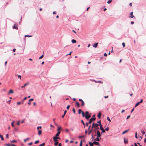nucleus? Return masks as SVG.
Instances as JSON below:
<instances>
[{
  "instance_id": "nucleus-50",
  "label": "nucleus",
  "mask_w": 146,
  "mask_h": 146,
  "mask_svg": "<svg viewBox=\"0 0 146 146\" xmlns=\"http://www.w3.org/2000/svg\"><path fill=\"white\" fill-rule=\"evenodd\" d=\"M20 121H18L17 123V125H19V124H20Z\"/></svg>"
},
{
  "instance_id": "nucleus-46",
  "label": "nucleus",
  "mask_w": 146,
  "mask_h": 146,
  "mask_svg": "<svg viewBox=\"0 0 146 146\" xmlns=\"http://www.w3.org/2000/svg\"><path fill=\"white\" fill-rule=\"evenodd\" d=\"M92 131V129L90 130V131H89V132H88V134L89 135L91 133Z\"/></svg>"
},
{
  "instance_id": "nucleus-57",
  "label": "nucleus",
  "mask_w": 146,
  "mask_h": 146,
  "mask_svg": "<svg viewBox=\"0 0 146 146\" xmlns=\"http://www.w3.org/2000/svg\"><path fill=\"white\" fill-rule=\"evenodd\" d=\"M66 112H67L65 110L64 112V114L65 115L66 113Z\"/></svg>"
},
{
  "instance_id": "nucleus-31",
  "label": "nucleus",
  "mask_w": 146,
  "mask_h": 146,
  "mask_svg": "<svg viewBox=\"0 0 146 146\" xmlns=\"http://www.w3.org/2000/svg\"><path fill=\"white\" fill-rule=\"evenodd\" d=\"M0 137L1 138V140L2 141L4 140V138L2 135H0Z\"/></svg>"
},
{
  "instance_id": "nucleus-58",
  "label": "nucleus",
  "mask_w": 146,
  "mask_h": 146,
  "mask_svg": "<svg viewBox=\"0 0 146 146\" xmlns=\"http://www.w3.org/2000/svg\"><path fill=\"white\" fill-rule=\"evenodd\" d=\"M6 137L7 138H8L9 137V135L8 134H6Z\"/></svg>"
},
{
  "instance_id": "nucleus-64",
  "label": "nucleus",
  "mask_w": 146,
  "mask_h": 146,
  "mask_svg": "<svg viewBox=\"0 0 146 146\" xmlns=\"http://www.w3.org/2000/svg\"><path fill=\"white\" fill-rule=\"evenodd\" d=\"M134 145H135V146H138V145H137V143H134Z\"/></svg>"
},
{
  "instance_id": "nucleus-61",
  "label": "nucleus",
  "mask_w": 146,
  "mask_h": 146,
  "mask_svg": "<svg viewBox=\"0 0 146 146\" xmlns=\"http://www.w3.org/2000/svg\"><path fill=\"white\" fill-rule=\"evenodd\" d=\"M104 55L105 56H107V54L106 53H105L104 54Z\"/></svg>"
},
{
  "instance_id": "nucleus-56",
  "label": "nucleus",
  "mask_w": 146,
  "mask_h": 146,
  "mask_svg": "<svg viewBox=\"0 0 146 146\" xmlns=\"http://www.w3.org/2000/svg\"><path fill=\"white\" fill-rule=\"evenodd\" d=\"M94 123H93L92 126V129L93 127H94Z\"/></svg>"
},
{
  "instance_id": "nucleus-54",
  "label": "nucleus",
  "mask_w": 146,
  "mask_h": 146,
  "mask_svg": "<svg viewBox=\"0 0 146 146\" xmlns=\"http://www.w3.org/2000/svg\"><path fill=\"white\" fill-rule=\"evenodd\" d=\"M65 131H66L67 132H68L69 131V130L68 129H65Z\"/></svg>"
},
{
  "instance_id": "nucleus-15",
  "label": "nucleus",
  "mask_w": 146,
  "mask_h": 146,
  "mask_svg": "<svg viewBox=\"0 0 146 146\" xmlns=\"http://www.w3.org/2000/svg\"><path fill=\"white\" fill-rule=\"evenodd\" d=\"M60 133V131H58V132L56 134V136L55 137H57L59 135Z\"/></svg>"
},
{
  "instance_id": "nucleus-36",
  "label": "nucleus",
  "mask_w": 146,
  "mask_h": 146,
  "mask_svg": "<svg viewBox=\"0 0 146 146\" xmlns=\"http://www.w3.org/2000/svg\"><path fill=\"white\" fill-rule=\"evenodd\" d=\"M11 144H5V145L7 146H11L12 145H11Z\"/></svg>"
},
{
  "instance_id": "nucleus-2",
  "label": "nucleus",
  "mask_w": 146,
  "mask_h": 146,
  "mask_svg": "<svg viewBox=\"0 0 146 146\" xmlns=\"http://www.w3.org/2000/svg\"><path fill=\"white\" fill-rule=\"evenodd\" d=\"M78 112L79 114H80L81 113H82V115L83 117H84V113L83 111H82L81 109H79L78 111Z\"/></svg>"
},
{
  "instance_id": "nucleus-12",
  "label": "nucleus",
  "mask_w": 146,
  "mask_h": 146,
  "mask_svg": "<svg viewBox=\"0 0 146 146\" xmlns=\"http://www.w3.org/2000/svg\"><path fill=\"white\" fill-rule=\"evenodd\" d=\"M101 113L100 112H99L98 115V117L100 119L101 118Z\"/></svg>"
},
{
  "instance_id": "nucleus-35",
  "label": "nucleus",
  "mask_w": 146,
  "mask_h": 146,
  "mask_svg": "<svg viewBox=\"0 0 146 146\" xmlns=\"http://www.w3.org/2000/svg\"><path fill=\"white\" fill-rule=\"evenodd\" d=\"M45 143H43L42 144L40 145L39 146H44L45 145Z\"/></svg>"
},
{
  "instance_id": "nucleus-13",
  "label": "nucleus",
  "mask_w": 146,
  "mask_h": 146,
  "mask_svg": "<svg viewBox=\"0 0 146 146\" xmlns=\"http://www.w3.org/2000/svg\"><path fill=\"white\" fill-rule=\"evenodd\" d=\"M93 81L95 82H96V83H101V84H102L103 83V82H101V81H95V80H94Z\"/></svg>"
},
{
  "instance_id": "nucleus-39",
  "label": "nucleus",
  "mask_w": 146,
  "mask_h": 146,
  "mask_svg": "<svg viewBox=\"0 0 146 146\" xmlns=\"http://www.w3.org/2000/svg\"><path fill=\"white\" fill-rule=\"evenodd\" d=\"M122 44L123 48L125 46V44L124 42H123L122 43Z\"/></svg>"
},
{
  "instance_id": "nucleus-1",
  "label": "nucleus",
  "mask_w": 146,
  "mask_h": 146,
  "mask_svg": "<svg viewBox=\"0 0 146 146\" xmlns=\"http://www.w3.org/2000/svg\"><path fill=\"white\" fill-rule=\"evenodd\" d=\"M89 112L88 111H86L85 112V115H84V117L87 119H88L91 117V115H89Z\"/></svg>"
},
{
  "instance_id": "nucleus-23",
  "label": "nucleus",
  "mask_w": 146,
  "mask_h": 146,
  "mask_svg": "<svg viewBox=\"0 0 146 146\" xmlns=\"http://www.w3.org/2000/svg\"><path fill=\"white\" fill-rule=\"evenodd\" d=\"M58 141L55 142V143L54 144V145L55 146H56L58 145Z\"/></svg>"
},
{
  "instance_id": "nucleus-8",
  "label": "nucleus",
  "mask_w": 146,
  "mask_h": 146,
  "mask_svg": "<svg viewBox=\"0 0 146 146\" xmlns=\"http://www.w3.org/2000/svg\"><path fill=\"white\" fill-rule=\"evenodd\" d=\"M93 144H94L95 145H99V143L98 142L94 141V142H93Z\"/></svg>"
},
{
  "instance_id": "nucleus-16",
  "label": "nucleus",
  "mask_w": 146,
  "mask_h": 146,
  "mask_svg": "<svg viewBox=\"0 0 146 146\" xmlns=\"http://www.w3.org/2000/svg\"><path fill=\"white\" fill-rule=\"evenodd\" d=\"M129 131V129H128L127 130H125V131H124L122 133V134H124L126 133H127V132Z\"/></svg>"
},
{
  "instance_id": "nucleus-22",
  "label": "nucleus",
  "mask_w": 146,
  "mask_h": 146,
  "mask_svg": "<svg viewBox=\"0 0 146 146\" xmlns=\"http://www.w3.org/2000/svg\"><path fill=\"white\" fill-rule=\"evenodd\" d=\"M89 144L90 145V146H93V143H91V142H89Z\"/></svg>"
},
{
  "instance_id": "nucleus-44",
  "label": "nucleus",
  "mask_w": 146,
  "mask_h": 146,
  "mask_svg": "<svg viewBox=\"0 0 146 146\" xmlns=\"http://www.w3.org/2000/svg\"><path fill=\"white\" fill-rule=\"evenodd\" d=\"M44 56V55H42L41 56H40L39 58V59H41V58H42Z\"/></svg>"
},
{
  "instance_id": "nucleus-34",
  "label": "nucleus",
  "mask_w": 146,
  "mask_h": 146,
  "mask_svg": "<svg viewBox=\"0 0 146 146\" xmlns=\"http://www.w3.org/2000/svg\"><path fill=\"white\" fill-rule=\"evenodd\" d=\"M42 127L41 126H39L37 127V130H40V129H41Z\"/></svg>"
},
{
  "instance_id": "nucleus-32",
  "label": "nucleus",
  "mask_w": 146,
  "mask_h": 146,
  "mask_svg": "<svg viewBox=\"0 0 146 146\" xmlns=\"http://www.w3.org/2000/svg\"><path fill=\"white\" fill-rule=\"evenodd\" d=\"M82 140H81L80 142V146H82Z\"/></svg>"
},
{
  "instance_id": "nucleus-62",
  "label": "nucleus",
  "mask_w": 146,
  "mask_h": 146,
  "mask_svg": "<svg viewBox=\"0 0 146 146\" xmlns=\"http://www.w3.org/2000/svg\"><path fill=\"white\" fill-rule=\"evenodd\" d=\"M129 6H130V7H131V6H132V3H129Z\"/></svg>"
},
{
  "instance_id": "nucleus-55",
  "label": "nucleus",
  "mask_w": 146,
  "mask_h": 146,
  "mask_svg": "<svg viewBox=\"0 0 146 146\" xmlns=\"http://www.w3.org/2000/svg\"><path fill=\"white\" fill-rule=\"evenodd\" d=\"M18 77L19 78H20V79L21 80V76L20 75H19L18 76Z\"/></svg>"
},
{
  "instance_id": "nucleus-21",
  "label": "nucleus",
  "mask_w": 146,
  "mask_h": 146,
  "mask_svg": "<svg viewBox=\"0 0 146 146\" xmlns=\"http://www.w3.org/2000/svg\"><path fill=\"white\" fill-rule=\"evenodd\" d=\"M94 141H99L100 139H99L98 137L94 139Z\"/></svg>"
},
{
  "instance_id": "nucleus-18",
  "label": "nucleus",
  "mask_w": 146,
  "mask_h": 146,
  "mask_svg": "<svg viewBox=\"0 0 146 146\" xmlns=\"http://www.w3.org/2000/svg\"><path fill=\"white\" fill-rule=\"evenodd\" d=\"M98 42L95 43L93 45V46L95 48H96L98 46Z\"/></svg>"
},
{
  "instance_id": "nucleus-27",
  "label": "nucleus",
  "mask_w": 146,
  "mask_h": 146,
  "mask_svg": "<svg viewBox=\"0 0 146 146\" xmlns=\"http://www.w3.org/2000/svg\"><path fill=\"white\" fill-rule=\"evenodd\" d=\"M102 131V132H101V133H104L105 131V130H104V129H102L101 130Z\"/></svg>"
},
{
  "instance_id": "nucleus-7",
  "label": "nucleus",
  "mask_w": 146,
  "mask_h": 146,
  "mask_svg": "<svg viewBox=\"0 0 146 146\" xmlns=\"http://www.w3.org/2000/svg\"><path fill=\"white\" fill-rule=\"evenodd\" d=\"M124 142L126 144L128 143V140L127 139H126V138H124Z\"/></svg>"
},
{
  "instance_id": "nucleus-14",
  "label": "nucleus",
  "mask_w": 146,
  "mask_h": 146,
  "mask_svg": "<svg viewBox=\"0 0 146 146\" xmlns=\"http://www.w3.org/2000/svg\"><path fill=\"white\" fill-rule=\"evenodd\" d=\"M94 127L96 128L98 127V126L99 125V124H98L97 123H94Z\"/></svg>"
},
{
  "instance_id": "nucleus-17",
  "label": "nucleus",
  "mask_w": 146,
  "mask_h": 146,
  "mask_svg": "<svg viewBox=\"0 0 146 146\" xmlns=\"http://www.w3.org/2000/svg\"><path fill=\"white\" fill-rule=\"evenodd\" d=\"M76 104L78 108H79L80 107V105L78 102H76Z\"/></svg>"
},
{
  "instance_id": "nucleus-29",
  "label": "nucleus",
  "mask_w": 146,
  "mask_h": 146,
  "mask_svg": "<svg viewBox=\"0 0 146 146\" xmlns=\"http://www.w3.org/2000/svg\"><path fill=\"white\" fill-rule=\"evenodd\" d=\"M61 129V128L60 127H58L57 129V131H60Z\"/></svg>"
},
{
  "instance_id": "nucleus-25",
  "label": "nucleus",
  "mask_w": 146,
  "mask_h": 146,
  "mask_svg": "<svg viewBox=\"0 0 146 146\" xmlns=\"http://www.w3.org/2000/svg\"><path fill=\"white\" fill-rule=\"evenodd\" d=\"M140 104V102H138L135 105V107H137V106L139 105V104Z\"/></svg>"
},
{
  "instance_id": "nucleus-19",
  "label": "nucleus",
  "mask_w": 146,
  "mask_h": 146,
  "mask_svg": "<svg viewBox=\"0 0 146 146\" xmlns=\"http://www.w3.org/2000/svg\"><path fill=\"white\" fill-rule=\"evenodd\" d=\"M99 125L100 126V130L102 129H103V128L102 127V125L101 124H99Z\"/></svg>"
},
{
  "instance_id": "nucleus-4",
  "label": "nucleus",
  "mask_w": 146,
  "mask_h": 146,
  "mask_svg": "<svg viewBox=\"0 0 146 146\" xmlns=\"http://www.w3.org/2000/svg\"><path fill=\"white\" fill-rule=\"evenodd\" d=\"M97 135L98 137H100L101 136L99 130H98L97 131Z\"/></svg>"
},
{
  "instance_id": "nucleus-38",
  "label": "nucleus",
  "mask_w": 146,
  "mask_h": 146,
  "mask_svg": "<svg viewBox=\"0 0 146 146\" xmlns=\"http://www.w3.org/2000/svg\"><path fill=\"white\" fill-rule=\"evenodd\" d=\"M112 1V0H109V1L107 2V3L108 4H109L110 3H111Z\"/></svg>"
},
{
  "instance_id": "nucleus-48",
  "label": "nucleus",
  "mask_w": 146,
  "mask_h": 146,
  "mask_svg": "<svg viewBox=\"0 0 146 146\" xmlns=\"http://www.w3.org/2000/svg\"><path fill=\"white\" fill-rule=\"evenodd\" d=\"M141 132L144 135L145 134V132L144 131H141Z\"/></svg>"
},
{
  "instance_id": "nucleus-26",
  "label": "nucleus",
  "mask_w": 146,
  "mask_h": 146,
  "mask_svg": "<svg viewBox=\"0 0 146 146\" xmlns=\"http://www.w3.org/2000/svg\"><path fill=\"white\" fill-rule=\"evenodd\" d=\"M84 104H84V102L83 101H82V102L81 106H84Z\"/></svg>"
},
{
  "instance_id": "nucleus-30",
  "label": "nucleus",
  "mask_w": 146,
  "mask_h": 146,
  "mask_svg": "<svg viewBox=\"0 0 146 146\" xmlns=\"http://www.w3.org/2000/svg\"><path fill=\"white\" fill-rule=\"evenodd\" d=\"M29 139V138H28L25 139L24 140V141L25 142L27 141H28Z\"/></svg>"
},
{
  "instance_id": "nucleus-41",
  "label": "nucleus",
  "mask_w": 146,
  "mask_h": 146,
  "mask_svg": "<svg viewBox=\"0 0 146 146\" xmlns=\"http://www.w3.org/2000/svg\"><path fill=\"white\" fill-rule=\"evenodd\" d=\"M72 111H73V113H75V109L74 108H73V109H72Z\"/></svg>"
},
{
  "instance_id": "nucleus-42",
  "label": "nucleus",
  "mask_w": 146,
  "mask_h": 146,
  "mask_svg": "<svg viewBox=\"0 0 146 146\" xmlns=\"http://www.w3.org/2000/svg\"><path fill=\"white\" fill-rule=\"evenodd\" d=\"M84 136H79V137H78V138H82L83 137H84Z\"/></svg>"
},
{
  "instance_id": "nucleus-51",
  "label": "nucleus",
  "mask_w": 146,
  "mask_h": 146,
  "mask_svg": "<svg viewBox=\"0 0 146 146\" xmlns=\"http://www.w3.org/2000/svg\"><path fill=\"white\" fill-rule=\"evenodd\" d=\"M135 138L137 139L138 138V137L137 136V132H136L135 133Z\"/></svg>"
},
{
  "instance_id": "nucleus-10",
  "label": "nucleus",
  "mask_w": 146,
  "mask_h": 146,
  "mask_svg": "<svg viewBox=\"0 0 146 146\" xmlns=\"http://www.w3.org/2000/svg\"><path fill=\"white\" fill-rule=\"evenodd\" d=\"M13 29H16L17 30L18 29V27H17V25L15 24L14 26L13 27Z\"/></svg>"
},
{
  "instance_id": "nucleus-37",
  "label": "nucleus",
  "mask_w": 146,
  "mask_h": 146,
  "mask_svg": "<svg viewBox=\"0 0 146 146\" xmlns=\"http://www.w3.org/2000/svg\"><path fill=\"white\" fill-rule=\"evenodd\" d=\"M29 83H28V82H27V83H25V84L24 85L25 87V86H26L29 85Z\"/></svg>"
},
{
  "instance_id": "nucleus-6",
  "label": "nucleus",
  "mask_w": 146,
  "mask_h": 146,
  "mask_svg": "<svg viewBox=\"0 0 146 146\" xmlns=\"http://www.w3.org/2000/svg\"><path fill=\"white\" fill-rule=\"evenodd\" d=\"M133 12H131L130 13V15H131L129 16V18H133L134 17V16L133 15Z\"/></svg>"
},
{
  "instance_id": "nucleus-33",
  "label": "nucleus",
  "mask_w": 146,
  "mask_h": 146,
  "mask_svg": "<svg viewBox=\"0 0 146 146\" xmlns=\"http://www.w3.org/2000/svg\"><path fill=\"white\" fill-rule=\"evenodd\" d=\"M14 122H15L14 121H13L11 123V126L13 127L14 126Z\"/></svg>"
},
{
  "instance_id": "nucleus-40",
  "label": "nucleus",
  "mask_w": 146,
  "mask_h": 146,
  "mask_svg": "<svg viewBox=\"0 0 146 146\" xmlns=\"http://www.w3.org/2000/svg\"><path fill=\"white\" fill-rule=\"evenodd\" d=\"M11 142L12 143H16L17 142V141L15 140H13L12 141H11Z\"/></svg>"
},
{
  "instance_id": "nucleus-20",
  "label": "nucleus",
  "mask_w": 146,
  "mask_h": 146,
  "mask_svg": "<svg viewBox=\"0 0 146 146\" xmlns=\"http://www.w3.org/2000/svg\"><path fill=\"white\" fill-rule=\"evenodd\" d=\"M72 42L73 43H74L76 42V41L74 39H72Z\"/></svg>"
},
{
  "instance_id": "nucleus-5",
  "label": "nucleus",
  "mask_w": 146,
  "mask_h": 146,
  "mask_svg": "<svg viewBox=\"0 0 146 146\" xmlns=\"http://www.w3.org/2000/svg\"><path fill=\"white\" fill-rule=\"evenodd\" d=\"M42 133V131L41 130H38V134L39 136H40Z\"/></svg>"
},
{
  "instance_id": "nucleus-11",
  "label": "nucleus",
  "mask_w": 146,
  "mask_h": 146,
  "mask_svg": "<svg viewBox=\"0 0 146 146\" xmlns=\"http://www.w3.org/2000/svg\"><path fill=\"white\" fill-rule=\"evenodd\" d=\"M54 141V142H57L58 141L57 139L56 138V137H53Z\"/></svg>"
},
{
  "instance_id": "nucleus-28",
  "label": "nucleus",
  "mask_w": 146,
  "mask_h": 146,
  "mask_svg": "<svg viewBox=\"0 0 146 146\" xmlns=\"http://www.w3.org/2000/svg\"><path fill=\"white\" fill-rule=\"evenodd\" d=\"M81 122L82 123L83 125L84 126V127H85V123H84V121H83V120H81Z\"/></svg>"
},
{
  "instance_id": "nucleus-45",
  "label": "nucleus",
  "mask_w": 146,
  "mask_h": 146,
  "mask_svg": "<svg viewBox=\"0 0 146 146\" xmlns=\"http://www.w3.org/2000/svg\"><path fill=\"white\" fill-rule=\"evenodd\" d=\"M11 101V100H9L7 102V103L9 104L10 103V102Z\"/></svg>"
},
{
  "instance_id": "nucleus-63",
  "label": "nucleus",
  "mask_w": 146,
  "mask_h": 146,
  "mask_svg": "<svg viewBox=\"0 0 146 146\" xmlns=\"http://www.w3.org/2000/svg\"><path fill=\"white\" fill-rule=\"evenodd\" d=\"M62 144L61 143H59V144H58V146H61Z\"/></svg>"
},
{
  "instance_id": "nucleus-9",
  "label": "nucleus",
  "mask_w": 146,
  "mask_h": 146,
  "mask_svg": "<svg viewBox=\"0 0 146 146\" xmlns=\"http://www.w3.org/2000/svg\"><path fill=\"white\" fill-rule=\"evenodd\" d=\"M13 91L12 90H10L8 92V94H13Z\"/></svg>"
},
{
  "instance_id": "nucleus-47",
  "label": "nucleus",
  "mask_w": 146,
  "mask_h": 146,
  "mask_svg": "<svg viewBox=\"0 0 146 146\" xmlns=\"http://www.w3.org/2000/svg\"><path fill=\"white\" fill-rule=\"evenodd\" d=\"M107 119L110 122L111 121V120L110 119V118L109 117H107Z\"/></svg>"
},
{
  "instance_id": "nucleus-52",
  "label": "nucleus",
  "mask_w": 146,
  "mask_h": 146,
  "mask_svg": "<svg viewBox=\"0 0 146 146\" xmlns=\"http://www.w3.org/2000/svg\"><path fill=\"white\" fill-rule=\"evenodd\" d=\"M70 107V106H69V105H68V106H67L66 109H67V110H69V108Z\"/></svg>"
},
{
  "instance_id": "nucleus-59",
  "label": "nucleus",
  "mask_w": 146,
  "mask_h": 146,
  "mask_svg": "<svg viewBox=\"0 0 146 146\" xmlns=\"http://www.w3.org/2000/svg\"><path fill=\"white\" fill-rule=\"evenodd\" d=\"M143 100L142 99H141L140 100V102H140V103H141L143 102Z\"/></svg>"
},
{
  "instance_id": "nucleus-53",
  "label": "nucleus",
  "mask_w": 146,
  "mask_h": 146,
  "mask_svg": "<svg viewBox=\"0 0 146 146\" xmlns=\"http://www.w3.org/2000/svg\"><path fill=\"white\" fill-rule=\"evenodd\" d=\"M130 117V115H128L127 117V118H126V119H128Z\"/></svg>"
},
{
  "instance_id": "nucleus-49",
  "label": "nucleus",
  "mask_w": 146,
  "mask_h": 146,
  "mask_svg": "<svg viewBox=\"0 0 146 146\" xmlns=\"http://www.w3.org/2000/svg\"><path fill=\"white\" fill-rule=\"evenodd\" d=\"M33 98H31V99H30L29 100V102H31L32 101H33Z\"/></svg>"
},
{
  "instance_id": "nucleus-3",
  "label": "nucleus",
  "mask_w": 146,
  "mask_h": 146,
  "mask_svg": "<svg viewBox=\"0 0 146 146\" xmlns=\"http://www.w3.org/2000/svg\"><path fill=\"white\" fill-rule=\"evenodd\" d=\"M96 119L95 118L92 117L89 120L88 123L89 124L91 123L92 121H94Z\"/></svg>"
},
{
  "instance_id": "nucleus-24",
  "label": "nucleus",
  "mask_w": 146,
  "mask_h": 146,
  "mask_svg": "<svg viewBox=\"0 0 146 146\" xmlns=\"http://www.w3.org/2000/svg\"><path fill=\"white\" fill-rule=\"evenodd\" d=\"M104 130H105V131H108L109 130V128L108 127H107Z\"/></svg>"
},
{
  "instance_id": "nucleus-43",
  "label": "nucleus",
  "mask_w": 146,
  "mask_h": 146,
  "mask_svg": "<svg viewBox=\"0 0 146 146\" xmlns=\"http://www.w3.org/2000/svg\"><path fill=\"white\" fill-rule=\"evenodd\" d=\"M31 37V35H26L25 36V37Z\"/></svg>"
},
{
  "instance_id": "nucleus-60",
  "label": "nucleus",
  "mask_w": 146,
  "mask_h": 146,
  "mask_svg": "<svg viewBox=\"0 0 146 146\" xmlns=\"http://www.w3.org/2000/svg\"><path fill=\"white\" fill-rule=\"evenodd\" d=\"M17 104L18 105H19L21 104V102H18L17 103Z\"/></svg>"
}]
</instances>
